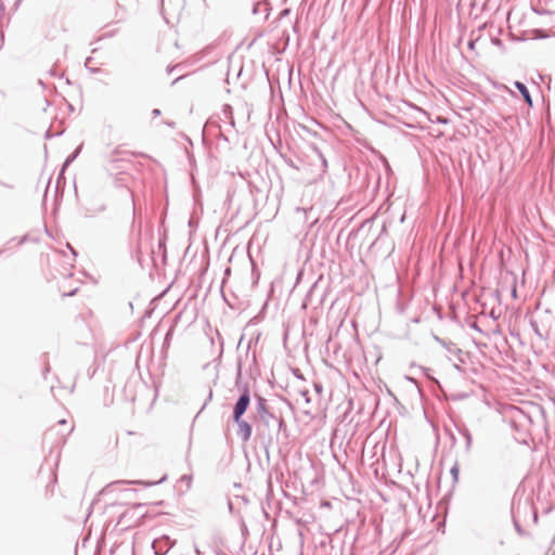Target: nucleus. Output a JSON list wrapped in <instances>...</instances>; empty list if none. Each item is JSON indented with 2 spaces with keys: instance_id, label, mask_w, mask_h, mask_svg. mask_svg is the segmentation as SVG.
<instances>
[{
  "instance_id": "37998d69",
  "label": "nucleus",
  "mask_w": 555,
  "mask_h": 555,
  "mask_svg": "<svg viewBox=\"0 0 555 555\" xmlns=\"http://www.w3.org/2000/svg\"><path fill=\"white\" fill-rule=\"evenodd\" d=\"M181 480H183V481H188V482H191L192 477H191V476H189V475H184V476H182Z\"/></svg>"
},
{
  "instance_id": "bf43d9fd",
  "label": "nucleus",
  "mask_w": 555,
  "mask_h": 555,
  "mask_svg": "<svg viewBox=\"0 0 555 555\" xmlns=\"http://www.w3.org/2000/svg\"><path fill=\"white\" fill-rule=\"evenodd\" d=\"M76 292H77V288H75L74 291H72L70 293H68V294H67V296H73Z\"/></svg>"
},
{
  "instance_id": "e433bc0d",
  "label": "nucleus",
  "mask_w": 555,
  "mask_h": 555,
  "mask_svg": "<svg viewBox=\"0 0 555 555\" xmlns=\"http://www.w3.org/2000/svg\"><path fill=\"white\" fill-rule=\"evenodd\" d=\"M90 73L92 74H96V73H100L101 72V68L99 67H90V66H87L86 67Z\"/></svg>"
},
{
  "instance_id": "052dcab7",
  "label": "nucleus",
  "mask_w": 555,
  "mask_h": 555,
  "mask_svg": "<svg viewBox=\"0 0 555 555\" xmlns=\"http://www.w3.org/2000/svg\"><path fill=\"white\" fill-rule=\"evenodd\" d=\"M406 378H408V380H410V382H412V383H415V378H413V377H409V376H408Z\"/></svg>"
},
{
  "instance_id": "1a4fd4ad",
  "label": "nucleus",
  "mask_w": 555,
  "mask_h": 555,
  "mask_svg": "<svg viewBox=\"0 0 555 555\" xmlns=\"http://www.w3.org/2000/svg\"><path fill=\"white\" fill-rule=\"evenodd\" d=\"M232 421L237 425L236 436L242 440V442H248L253 435V425L243 417Z\"/></svg>"
},
{
  "instance_id": "a878e982",
  "label": "nucleus",
  "mask_w": 555,
  "mask_h": 555,
  "mask_svg": "<svg viewBox=\"0 0 555 555\" xmlns=\"http://www.w3.org/2000/svg\"><path fill=\"white\" fill-rule=\"evenodd\" d=\"M158 248L164 250V257H166V236L159 238Z\"/></svg>"
},
{
  "instance_id": "f3484780",
  "label": "nucleus",
  "mask_w": 555,
  "mask_h": 555,
  "mask_svg": "<svg viewBox=\"0 0 555 555\" xmlns=\"http://www.w3.org/2000/svg\"><path fill=\"white\" fill-rule=\"evenodd\" d=\"M65 171H66V169H63V166H62L61 169H60V172L57 175V179H56L55 199H57L59 197L62 198V196H63L62 192L59 193V185H60L62 180L65 181V177H64Z\"/></svg>"
},
{
  "instance_id": "864d4df0",
  "label": "nucleus",
  "mask_w": 555,
  "mask_h": 555,
  "mask_svg": "<svg viewBox=\"0 0 555 555\" xmlns=\"http://www.w3.org/2000/svg\"><path fill=\"white\" fill-rule=\"evenodd\" d=\"M184 76H179L178 78H176L173 81H172V85L177 83L179 80L183 79Z\"/></svg>"
},
{
  "instance_id": "79ce46f5",
  "label": "nucleus",
  "mask_w": 555,
  "mask_h": 555,
  "mask_svg": "<svg viewBox=\"0 0 555 555\" xmlns=\"http://www.w3.org/2000/svg\"><path fill=\"white\" fill-rule=\"evenodd\" d=\"M294 375H295L296 377H298V378H304V377H302V374H301V373H300V371H299V369H296V370L294 371Z\"/></svg>"
},
{
  "instance_id": "0e129e2a",
  "label": "nucleus",
  "mask_w": 555,
  "mask_h": 555,
  "mask_svg": "<svg viewBox=\"0 0 555 555\" xmlns=\"http://www.w3.org/2000/svg\"><path fill=\"white\" fill-rule=\"evenodd\" d=\"M74 429V426H72L69 429H68V433L67 434H70Z\"/></svg>"
},
{
  "instance_id": "f704fd0d",
  "label": "nucleus",
  "mask_w": 555,
  "mask_h": 555,
  "mask_svg": "<svg viewBox=\"0 0 555 555\" xmlns=\"http://www.w3.org/2000/svg\"><path fill=\"white\" fill-rule=\"evenodd\" d=\"M313 387H314V390H315L317 392H319V393H321V392H322V390H323V387H322V384H321V383H314Z\"/></svg>"
},
{
  "instance_id": "aec40b11",
  "label": "nucleus",
  "mask_w": 555,
  "mask_h": 555,
  "mask_svg": "<svg viewBox=\"0 0 555 555\" xmlns=\"http://www.w3.org/2000/svg\"><path fill=\"white\" fill-rule=\"evenodd\" d=\"M222 112L223 114L225 115V117L230 118L231 119V126L233 127L234 126V119H233V109H232V106L230 104H224L223 105V108H222Z\"/></svg>"
},
{
  "instance_id": "69168bd1",
  "label": "nucleus",
  "mask_w": 555,
  "mask_h": 555,
  "mask_svg": "<svg viewBox=\"0 0 555 555\" xmlns=\"http://www.w3.org/2000/svg\"><path fill=\"white\" fill-rule=\"evenodd\" d=\"M454 367H455L456 370H461L460 365H457V364H454Z\"/></svg>"
},
{
  "instance_id": "cd10ccee",
  "label": "nucleus",
  "mask_w": 555,
  "mask_h": 555,
  "mask_svg": "<svg viewBox=\"0 0 555 555\" xmlns=\"http://www.w3.org/2000/svg\"><path fill=\"white\" fill-rule=\"evenodd\" d=\"M479 37L477 38H470L467 42V47L469 50H475L476 42L478 41Z\"/></svg>"
},
{
  "instance_id": "4c0bfd02",
  "label": "nucleus",
  "mask_w": 555,
  "mask_h": 555,
  "mask_svg": "<svg viewBox=\"0 0 555 555\" xmlns=\"http://www.w3.org/2000/svg\"><path fill=\"white\" fill-rule=\"evenodd\" d=\"M163 122L170 128H176V122L172 120H164Z\"/></svg>"
},
{
  "instance_id": "3c124183",
  "label": "nucleus",
  "mask_w": 555,
  "mask_h": 555,
  "mask_svg": "<svg viewBox=\"0 0 555 555\" xmlns=\"http://www.w3.org/2000/svg\"><path fill=\"white\" fill-rule=\"evenodd\" d=\"M0 184H1L2 186H4V188H9V189H12V188H13V185H10V184H8V183H5V182H2V181H0Z\"/></svg>"
},
{
  "instance_id": "09e8293b",
  "label": "nucleus",
  "mask_w": 555,
  "mask_h": 555,
  "mask_svg": "<svg viewBox=\"0 0 555 555\" xmlns=\"http://www.w3.org/2000/svg\"><path fill=\"white\" fill-rule=\"evenodd\" d=\"M230 273H231V268L227 267L225 270H224V276L230 275Z\"/></svg>"
},
{
  "instance_id": "dca6fc26",
  "label": "nucleus",
  "mask_w": 555,
  "mask_h": 555,
  "mask_svg": "<svg viewBox=\"0 0 555 555\" xmlns=\"http://www.w3.org/2000/svg\"><path fill=\"white\" fill-rule=\"evenodd\" d=\"M312 150L321 162L322 172L325 173L328 167L326 157L317 145H312Z\"/></svg>"
},
{
  "instance_id": "473e14b6",
  "label": "nucleus",
  "mask_w": 555,
  "mask_h": 555,
  "mask_svg": "<svg viewBox=\"0 0 555 555\" xmlns=\"http://www.w3.org/2000/svg\"><path fill=\"white\" fill-rule=\"evenodd\" d=\"M27 240H28V235H27V234H25V235L21 236V237L17 240V245H23V244H25V243L27 242Z\"/></svg>"
},
{
  "instance_id": "5fc2aeb1",
  "label": "nucleus",
  "mask_w": 555,
  "mask_h": 555,
  "mask_svg": "<svg viewBox=\"0 0 555 555\" xmlns=\"http://www.w3.org/2000/svg\"><path fill=\"white\" fill-rule=\"evenodd\" d=\"M195 554L196 555H203V553L201 552V550L197 546H195Z\"/></svg>"
},
{
  "instance_id": "c756f323",
  "label": "nucleus",
  "mask_w": 555,
  "mask_h": 555,
  "mask_svg": "<svg viewBox=\"0 0 555 555\" xmlns=\"http://www.w3.org/2000/svg\"><path fill=\"white\" fill-rule=\"evenodd\" d=\"M283 158H284V162H285L289 167H292V168H294V169H298V167L295 165V163H294L291 158H288V157H284V156H283Z\"/></svg>"
},
{
  "instance_id": "5701e85b",
  "label": "nucleus",
  "mask_w": 555,
  "mask_h": 555,
  "mask_svg": "<svg viewBox=\"0 0 555 555\" xmlns=\"http://www.w3.org/2000/svg\"><path fill=\"white\" fill-rule=\"evenodd\" d=\"M386 235H388V229H387V224L384 222L383 225H382L380 232L377 235V237H376L374 243H376L377 241L382 240Z\"/></svg>"
},
{
  "instance_id": "39448f33",
  "label": "nucleus",
  "mask_w": 555,
  "mask_h": 555,
  "mask_svg": "<svg viewBox=\"0 0 555 555\" xmlns=\"http://www.w3.org/2000/svg\"><path fill=\"white\" fill-rule=\"evenodd\" d=\"M521 509L531 511L533 520L535 522L538 521V512L532 507V504L528 499H526L525 501H521V499L516 500V496L513 498L512 506H511L513 524H514V528H515L516 532L522 537L526 534V532L517 519V514H519Z\"/></svg>"
},
{
  "instance_id": "58836bf2",
  "label": "nucleus",
  "mask_w": 555,
  "mask_h": 555,
  "mask_svg": "<svg viewBox=\"0 0 555 555\" xmlns=\"http://www.w3.org/2000/svg\"><path fill=\"white\" fill-rule=\"evenodd\" d=\"M469 326H470L472 328H474V330H476V331H478V332L482 333V331H481V330H480V327L478 326L477 322H472V323L469 324Z\"/></svg>"
},
{
  "instance_id": "2f4dec72",
  "label": "nucleus",
  "mask_w": 555,
  "mask_h": 555,
  "mask_svg": "<svg viewBox=\"0 0 555 555\" xmlns=\"http://www.w3.org/2000/svg\"><path fill=\"white\" fill-rule=\"evenodd\" d=\"M180 67H183V64H182V63L177 64V65H175V66H168V67H167V73H168V74H171L175 69L180 68Z\"/></svg>"
},
{
  "instance_id": "b1692460",
  "label": "nucleus",
  "mask_w": 555,
  "mask_h": 555,
  "mask_svg": "<svg viewBox=\"0 0 555 555\" xmlns=\"http://www.w3.org/2000/svg\"><path fill=\"white\" fill-rule=\"evenodd\" d=\"M251 266H253V272H251V274H253V278H254V283H257V282H258V280H259V278H260V273H259V271L257 270V268H256V263H255V261H254L253 259H251Z\"/></svg>"
},
{
  "instance_id": "a18cd8bd",
  "label": "nucleus",
  "mask_w": 555,
  "mask_h": 555,
  "mask_svg": "<svg viewBox=\"0 0 555 555\" xmlns=\"http://www.w3.org/2000/svg\"><path fill=\"white\" fill-rule=\"evenodd\" d=\"M49 74H50L52 77L57 76V73H56V70H55L53 67L50 69Z\"/></svg>"
},
{
  "instance_id": "9b49d317",
  "label": "nucleus",
  "mask_w": 555,
  "mask_h": 555,
  "mask_svg": "<svg viewBox=\"0 0 555 555\" xmlns=\"http://www.w3.org/2000/svg\"><path fill=\"white\" fill-rule=\"evenodd\" d=\"M514 87L519 91L525 103L532 106V98L527 86L524 82L516 80L514 81Z\"/></svg>"
},
{
  "instance_id": "49530a36",
  "label": "nucleus",
  "mask_w": 555,
  "mask_h": 555,
  "mask_svg": "<svg viewBox=\"0 0 555 555\" xmlns=\"http://www.w3.org/2000/svg\"><path fill=\"white\" fill-rule=\"evenodd\" d=\"M251 362H253V364L257 363L256 352H253V354H251Z\"/></svg>"
},
{
  "instance_id": "6e6552de",
  "label": "nucleus",
  "mask_w": 555,
  "mask_h": 555,
  "mask_svg": "<svg viewBox=\"0 0 555 555\" xmlns=\"http://www.w3.org/2000/svg\"><path fill=\"white\" fill-rule=\"evenodd\" d=\"M144 505L143 503L134 504L132 509H127L119 516L117 524L124 525L127 528L139 525L142 515L137 517L135 511L142 508Z\"/></svg>"
},
{
  "instance_id": "4d7b16f0",
  "label": "nucleus",
  "mask_w": 555,
  "mask_h": 555,
  "mask_svg": "<svg viewBox=\"0 0 555 555\" xmlns=\"http://www.w3.org/2000/svg\"><path fill=\"white\" fill-rule=\"evenodd\" d=\"M159 2H160V11H162V13H164V0H159Z\"/></svg>"
},
{
  "instance_id": "c03bdc74",
  "label": "nucleus",
  "mask_w": 555,
  "mask_h": 555,
  "mask_svg": "<svg viewBox=\"0 0 555 555\" xmlns=\"http://www.w3.org/2000/svg\"><path fill=\"white\" fill-rule=\"evenodd\" d=\"M67 247L70 249V251H72L73 256H74V257H77V255H78V254H77L76 249H75V248H73L69 244H67Z\"/></svg>"
},
{
  "instance_id": "c9c22d12",
  "label": "nucleus",
  "mask_w": 555,
  "mask_h": 555,
  "mask_svg": "<svg viewBox=\"0 0 555 555\" xmlns=\"http://www.w3.org/2000/svg\"><path fill=\"white\" fill-rule=\"evenodd\" d=\"M151 114H152L153 118H156V117L160 116L162 112L159 108H153Z\"/></svg>"
},
{
  "instance_id": "774afa93",
  "label": "nucleus",
  "mask_w": 555,
  "mask_h": 555,
  "mask_svg": "<svg viewBox=\"0 0 555 555\" xmlns=\"http://www.w3.org/2000/svg\"><path fill=\"white\" fill-rule=\"evenodd\" d=\"M40 86L44 87V83L42 80H39Z\"/></svg>"
},
{
  "instance_id": "2eb2a0df",
  "label": "nucleus",
  "mask_w": 555,
  "mask_h": 555,
  "mask_svg": "<svg viewBox=\"0 0 555 555\" xmlns=\"http://www.w3.org/2000/svg\"><path fill=\"white\" fill-rule=\"evenodd\" d=\"M82 150V144L76 147V150L70 153L63 163V169H67L70 164L79 156L80 152Z\"/></svg>"
},
{
  "instance_id": "7ed1b4c3",
  "label": "nucleus",
  "mask_w": 555,
  "mask_h": 555,
  "mask_svg": "<svg viewBox=\"0 0 555 555\" xmlns=\"http://www.w3.org/2000/svg\"><path fill=\"white\" fill-rule=\"evenodd\" d=\"M236 389L240 392L238 398L236 399L233 410H232V420L242 418L244 414L247 412L250 405V388L247 382H243V360L241 357L237 359L236 363V374H235V383Z\"/></svg>"
},
{
  "instance_id": "7c9ffc66",
  "label": "nucleus",
  "mask_w": 555,
  "mask_h": 555,
  "mask_svg": "<svg viewBox=\"0 0 555 555\" xmlns=\"http://www.w3.org/2000/svg\"><path fill=\"white\" fill-rule=\"evenodd\" d=\"M211 399H212V389H209V393H208L207 399H206V401L204 402V404H203V406H202L201 411H203V410L205 409V406L207 405V403H208L209 401H211Z\"/></svg>"
},
{
  "instance_id": "a211bd4d",
  "label": "nucleus",
  "mask_w": 555,
  "mask_h": 555,
  "mask_svg": "<svg viewBox=\"0 0 555 555\" xmlns=\"http://www.w3.org/2000/svg\"><path fill=\"white\" fill-rule=\"evenodd\" d=\"M450 474L452 476L453 483H456L459 481L460 476V466L457 462H455L453 466L450 468Z\"/></svg>"
},
{
  "instance_id": "13d9d810",
  "label": "nucleus",
  "mask_w": 555,
  "mask_h": 555,
  "mask_svg": "<svg viewBox=\"0 0 555 555\" xmlns=\"http://www.w3.org/2000/svg\"><path fill=\"white\" fill-rule=\"evenodd\" d=\"M67 105H68L69 111L74 112V109H75L74 106L70 103H68Z\"/></svg>"
},
{
  "instance_id": "de8ad7c7",
  "label": "nucleus",
  "mask_w": 555,
  "mask_h": 555,
  "mask_svg": "<svg viewBox=\"0 0 555 555\" xmlns=\"http://www.w3.org/2000/svg\"><path fill=\"white\" fill-rule=\"evenodd\" d=\"M251 344H253V341H251V340H249V343H248V345H247L246 357H248L249 350H250V348H251Z\"/></svg>"
},
{
  "instance_id": "c85d7f7f",
  "label": "nucleus",
  "mask_w": 555,
  "mask_h": 555,
  "mask_svg": "<svg viewBox=\"0 0 555 555\" xmlns=\"http://www.w3.org/2000/svg\"><path fill=\"white\" fill-rule=\"evenodd\" d=\"M300 395L305 398L306 403H310V396H309V390L308 389L301 390Z\"/></svg>"
},
{
  "instance_id": "e2e57ef3",
  "label": "nucleus",
  "mask_w": 555,
  "mask_h": 555,
  "mask_svg": "<svg viewBox=\"0 0 555 555\" xmlns=\"http://www.w3.org/2000/svg\"><path fill=\"white\" fill-rule=\"evenodd\" d=\"M46 138H50V131L49 130L46 133Z\"/></svg>"
},
{
  "instance_id": "bb28decb",
  "label": "nucleus",
  "mask_w": 555,
  "mask_h": 555,
  "mask_svg": "<svg viewBox=\"0 0 555 555\" xmlns=\"http://www.w3.org/2000/svg\"><path fill=\"white\" fill-rule=\"evenodd\" d=\"M16 238L15 237H12L11 240H9L4 245L3 247L0 248V257L4 254V251L8 250V246L13 243Z\"/></svg>"
},
{
  "instance_id": "603ef678",
  "label": "nucleus",
  "mask_w": 555,
  "mask_h": 555,
  "mask_svg": "<svg viewBox=\"0 0 555 555\" xmlns=\"http://www.w3.org/2000/svg\"><path fill=\"white\" fill-rule=\"evenodd\" d=\"M289 13V9H285L281 12V16H285Z\"/></svg>"
},
{
  "instance_id": "338daca9",
  "label": "nucleus",
  "mask_w": 555,
  "mask_h": 555,
  "mask_svg": "<svg viewBox=\"0 0 555 555\" xmlns=\"http://www.w3.org/2000/svg\"><path fill=\"white\" fill-rule=\"evenodd\" d=\"M114 169H122L120 166L116 165Z\"/></svg>"
},
{
  "instance_id": "9d476101",
  "label": "nucleus",
  "mask_w": 555,
  "mask_h": 555,
  "mask_svg": "<svg viewBox=\"0 0 555 555\" xmlns=\"http://www.w3.org/2000/svg\"><path fill=\"white\" fill-rule=\"evenodd\" d=\"M453 423L457 433L465 439L466 453H469L473 446L472 433L463 421H454Z\"/></svg>"
},
{
  "instance_id": "f03ea898",
  "label": "nucleus",
  "mask_w": 555,
  "mask_h": 555,
  "mask_svg": "<svg viewBox=\"0 0 555 555\" xmlns=\"http://www.w3.org/2000/svg\"><path fill=\"white\" fill-rule=\"evenodd\" d=\"M236 389L240 392L238 398L236 399L233 410H232V420L242 418L244 414L247 412L250 405V388L247 382H243V360L241 357L237 359L236 363V374H235V383Z\"/></svg>"
},
{
  "instance_id": "4468645a",
  "label": "nucleus",
  "mask_w": 555,
  "mask_h": 555,
  "mask_svg": "<svg viewBox=\"0 0 555 555\" xmlns=\"http://www.w3.org/2000/svg\"><path fill=\"white\" fill-rule=\"evenodd\" d=\"M181 318V312L178 313L175 318V323L171 325V327L167 331L165 337H164V343H163V349L166 350L169 348L170 346V341L172 339V336H173V331H175V326L177 324V322L179 321V319Z\"/></svg>"
},
{
  "instance_id": "20e7f679",
  "label": "nucleus",
  "mask_w": 555,
  "mask_h": 555,
  "mask_svg": "<svg viewBox=\"0 0 555 555\" xmlns=\"http://www.w3.org/2000/svg\"><path fill=\"white\" fill-rule=\"evenodd\" d=\"M167 479V475H164L159 480L157 481H144V480H125V479H121V480H115V481H112L109 482L108 485H106L100 492H99V495L100 496H105L109 493H113L114 491H117V490H120L125 495L126 498H129L130 494L134 493L135 490L134 489H120L121 486L124 485H140V486H143V487H152V486H155V485H159V483H163L165 480Z\"/></svg>"
},
{
  "instance_id": "f257e3e1",
  "label": "nucleus",
  "mask_w": 555,
  "mask_h": 555,
  "mask_svg": "<svg viewBox=\"0 0 555 555\" xmlns=\"http://www.w3.org/2000/svg\"><path fill=\"white\" fill-rule=\"evenodd\" d=\"M255 399L257 417L260 422L257 426V436L264 449L267 457H269V448L273 443V437L270 434H266L262 426L269 428L272 425V421L276 420V416L269 410L268 400L266 398L256 393Z\"/></svg>"
},
{
  "instance_id": "ddd939ff",
  "label": "nucleus",
  "mask_w": 555,
  "mask_h": 555,
  "mask_svg": "<svg viewBox=\"0 0 555 555\" xmlns=\"http://www.w3.org/2000/svg\"><path fill=\"white\" fill-rule=\"evenodd\" d=\"M435 338H436V340H437V341H438L442 347H444V348L448 350V352L459 356V360H460L462 363L464 362V360L460 358V354L462 353V350H461L460 348H456V347H455V345H454L453 343H451V341H450V343H447L446 340H443V339H441V338H439V337H437V336H436Z\"/></svg>"
},
{
  "instance_id": "4be33fe9",
  "label": "nucleus",
  "mask_w": 555,
  "mask_h": 555,
  "mask_svg": "<svg viewBox=\"0 0 555 555\" xmlns=\"http://www.w3.org/2000/svg\"><path fill=\"white\" fill-rule=\"evenodd\" d=\"M272 425H276L278 431H281L282 429H286V423L282 417H278L275 421H272Z\"/></svg>"
},
{
  "instance_id": "680f3d73",
  "label": "nucleus",
  "mask_w": 555,
  "mask_h": 555,
  "mask_svg": "<svg viewBox=\"0 0 555 555\" xmlns=\"http://www.w3.org/2000/svg\"><path fill=\"white\" fill-rule=\"evenodd\" d=\"M451 440H452V442H453V443L456 441V439H455V436H454V435H451Z\"/></svg>"
},
{
  "instance_id": "423d86ee",
  "label": "nucleus",
  "mask_w": 555,
  "mask_h": 555,
  "mask_svg": "<svg viewBox=\"0 0 555 555\" xmlns=\"http://www.w3.org/2000/svg\"><path fill=\"white\" fill-rule=\"evenodd\" d=\"M322 280V276H320L309 288L307 292L301 308L307 309L309 306L314 304V297L318 295L317 305L314 308H319L323 305V301L325 299V289H320V282Z\"/></svg>"
},
{
  "instance_id": "0eeeda50",
  "label": "nucleus",
  "mask_w": 555,
  "mask_h": 555,
  "mask_svg": "<svg viewBox=\"0 0 555 555\" xmlns=\"http://www.w3.org/2000/svg\"><path fill=\"white\" fill-rule=\"evenodd\" d=\"M175 545L176 540H172L167 534L156 538L152 542V548L155 555H166Z\"/></svg>"
},
{
  "instance_id": "6ab92c4d",
  "label": "nucleus",
  "mask_w": 555,
  "mask_h": 555,
  "mask_svg": "<svg viewBox=\"0 0 555 555\" xmlns=\"http://www.w3.org/2000/svg\"><path fill=\"white\" fill-rule=\"evenodd\" d=\"M421 371L423 372L424 376L430 380L431 383L436 384V385H439V380L437 378H435L431 374H430V369L429 367H426V366H420Z\"/></svg>"
},
{
  "instance_id": "ea45409f",
  "label": "nucleus",
  "mask_w": 555,
  "mask_h": 555,
  "mask_svg": "<svg viewBox=\"0 0 555 555\" xmlns=\"http://www.w3.org/2000/svg\"><path fill=\"white\" fill-rule=\"evenodd\" d=\"M132 156H141V157H149L145 153H142V152H131L130 153Z\"/></svg>"
},
{
  "instance_id": "8fccbe9b",
  "label": "nucleus",
  "mask_w": 555,
  "mask_h": 555,
  "mask_svg": "<svg viewBox=\"0 0 555 555\" xmlns=\"http://www.w3.org/2000/svg\"><path fill=\"white\" fill-rule=\"evenodd\" d=\"M92 60H93V59H92L91 56L87 57V59H86V62H85V66H86V67H87V66H89V63H91V61H92Z\"/></svg>"
},
{
  "instance_id": "412c9836",
  "label": "nucleus",
  "mask_w": 555,
  "mask_h": 555,
  "mask_svg": "<svg viewBox=\"0 0 555 555\" xmlns=\"http://www.w3.org/2000/svg\"><path fill=\"white\" fill-rule=\"evenodd\" d=\"M529 324H530V327L532 328V331L534 332L535 335H538L540 338L544 337L543 333L540 331V327H539V324H538L537 320L530 319Z\"/></svg>"
},
{
  "instance_id": "393cba45",
  "label": "nucleus",
  "mask_w": 555,
  "mask_h": 555,
  "mask_svg": "<svg viewBox=\"0 0 555 555\" xmlns=\"http://www.w3.org/2000/svg\"><path fill=\"white\" fill-rule=\"evenodd\" d=\"M118 153H119V152L116 150V151H114V152H113V154L111 155V160H109V162H111L112 164H117V163H119V162H122V160H124V158H118V157H117V154H118Z\"/></svg>"
},
{
  "instance_id": "6e6d98bb",
  "label": "nucleus",
  "mask_w": 555,
  "mask_h": 555,
  "mask_svg": "<svg viewBox=\"0 0 555 555\" xmlns=\"http://www.w3.org/2000/svg\"><path fill=\"white\" fill-rule=\"evenodd\" d=\"M59 425H67V421L66 420H61V421H59Z\"/></svg>"
},
{
  "instance_id": "a19ab883",
  "label": "nucleus",
  "mask_w": 555,
  "mask_h": 555,
  "mask_svg": "<svg viewBox=\"0 0 555 555\" xmlns=\"http://www.w3.org/2000/svg\"><path fill=\"white\" fill-rule=\"evenodd\" d=\"M492 43L495 44V46H501L502 44V40L499 39V38H492L491 39Z\"/></svg>"
},
{
  "instance_id": "72a5a7b5",
  "label": "nucleus",
  "mask_w": 555,
  "mask_h": 555,
  "mask_svg": "<svg viewBox=\"0 0 555 555\" xmlns=\"http://www.w3.org/2000/svg\"><path fill=\"white\" fill-rule=\"evenodd\" d=\"M216 137L219 139V140H224V141H229L228 138L225 137L224 133H222V131L220 129H218V134H216Z\"/></svg>"
},
{
  "instance_id": "f8f14e48",
  "label": "nucleus",
  "mask_w": 555,
  "mask_h": 555,
  "mask_svg": "<svg viewBox=\"0 0 555 555\" xmlns=\"http://www.w3.org/2000/svg\"><path fill=\"white\" fill-rule=\"evenodd\" d=\"M253 14H263V20H268L270 14V7L267 2H256L253 5Z\"/></svg>"
}]
</instances>
